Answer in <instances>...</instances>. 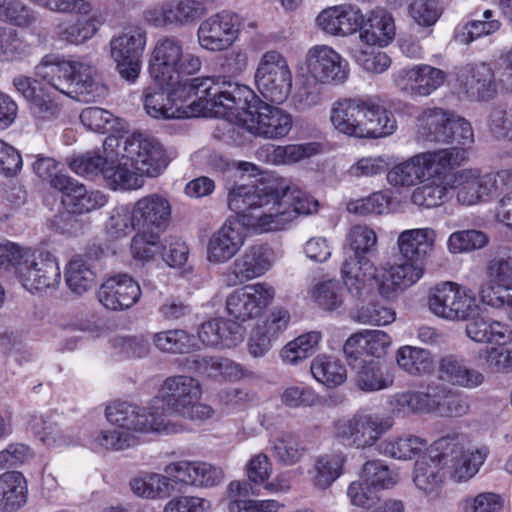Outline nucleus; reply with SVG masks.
Listing matches in <instances>:
<instances>
[{"label": "nucleus", "mask_w": 512, "mask_h": 512, "mask_svg": "<svg viewBox=\"0 0 512 512\" xmlns=\"http://www.w3.org/2000/svg\"><path fill=\"white\" fill-rule=\"evenodd\" d=\"M228 207L235 216H230L210 237L207 259L211 263L230 260L243 245V233L234 225L259 232L281 230L299 215L317 211L318 202L291 187L286 179L266 175L233 185L228 193Z\"/></svg>", "instance_id": "obj_1"}, {"label": "nucleus", "mask_w": 512, "mask_h": 512, "mask_svg": "<svg viewBox=\"0 0 512 512\" xmlns=\"http://www.w3.org/2000/svg\"><path fill=\"white\" fill-rule=\"evenodd\" d=\"M221 77H196L173 85L155 82L143 92L146 113L155 119H185L216 112Z\"/></svg>", "instance_id": "obj_2"}, {"label": "nucleus", "mask_w": 512, "mask_h": 512, "mask_svg": "<svg viewBox=\"0 0 512 512\" xmlns=\"http://www.w3.org/2000/svg\"><path fill=\"white\" fill-rule=\"evenodd\" d=\"M215 114H234L246 129L265 138L278 139L292 128V116L283 109L263 101L250 87L220 79Z\"/></svg>", "instance_id": "obj_3"}, {"label": "nucleus", "mask_w": 512, "mask_h": 512, "mask_svg": "<svg viewBox=\"0 0 512 512\" xmlns=\"http://www.w3.org/2000/svg\"><path fill=\"white\" fill-rule=\"evenodd\" d=\"M166 475L153 474L131 482L133 492L146 498H167L188 486L212 487L224 477L221 468L206 462L178 461L165 468Z\"/></svg>", "instance_id": "obj_4"}, {"label": "nucleus", "mask_w": 512, "mask_h": 512, "mask_svg": "<svg viewBox=\"0 0 512 512\" xmlns=\"http://www.w3.org/2000/svg\"><path fill=\"white\" fill-rule=\"evenodd\" d=\"M0 269H14L22 286L31 293L59 284L61 272L49 251H32L5 238L0 239Z\"/></svg>", "instance_id": "obj_5"}, {"label": "nucleus", "mask_w": 512, "mask_h": 512, "mask_svg": "<svg viewBox=\"0 0 512 512\" xmlns=\"http://www.w3.org/2000/svg\"><path fill=\"white\" fill-rule=\"evenodd\" d=\"M38 74L59 92L81 102H95L106 90L95 67L49 54L37 67Z\"/></svg>", "instance_id": "obj_6"}, {"label": "nucleus", "mask_w": 512, "mask_h": 512, "mask_svg": "<svg viewBox=\"0 0 512 512\" xmlns=\"http://www.w3.org/2000/svg\"><path fill=\"white\" fill-rule=\"evenodd\" d=\"M375 232L362 225L353 226L344 245L341 274L348 292L358 300L370 293L371 282L376 278V268L371 260L377 250Z\"/></svg>", "instance_id": "obj_7"}, {"label": "nucleus", "mask_w": 512, "mask_h": 512, "mask_svg": "<svg viewBox=\"0 0 512 512\" xmlns=\"http://www.w3.org/2000/svg\"><path fill=\"white\" fill-rule=\"evenodd\" d=\"M419 133L427 141L455 144L442 149L447 153L464 151L463 163L468 159V148L474 143V132L471 123L454 112L434 107L423 111L419 118Z\"/></svg>", "instance_id": "obj_8"}, {"label": "nucleus", "mask_w": 512, "mask_h": 512, "mask_svg": "<svg viewBox=\"0 0 512 512\" xmlns=\"http://www.w3.org/2000/svg\"><path fill=\"white\" fill-rule=\"evenodd\" d=\"M435 231L431 228L403 231L398 246L404 262L391 273L392 291L403 290L417 282L424 273V261L432 252Z\"/></svg>", "instance_id": "obj_9"}, {"label": "nucleus", "mask_w": 512, "mask_h": 512, "mask_svg": "<svg viewBox=\"0 0 512 512\" xmlns=\"http://www.w3.org/2000/svg\"><path fill=\"white\" fill-rule=\"evenodd\" d=\"M202 65L201 59L183 52V43L176 37L160 38L152 52L149 73L157 83L173 85L185 82L183 75L197 73Z\"/></svg>", "instance_id": "obj_10"}, {"label": "nucleus", "mask_w": 512, "mask_h": 512, "mask_svg": "<svg viewBox=\"0 0 512 512\" xmlns=\"http://www.w3.org/2000/svg\"><path fill=\"white\" fill-rule=\"evenodd\" d=\"M433 151L415 155L410 159L394 164L387 172V181L393 186H413L425 177H439L448 170L463 164L464 151L456 153Z\"/></svg>", "instance_id": "obj_11"}, {"label": "nucleus", "mask_w": 512, "mask_h": 512, "mask_svg": "<svg viewBox=\"0 0 512 512\" xmlns=\"http://www.w3.org/2000/svg\"><path fill=\"white\" fill-rule=\"evenodd\" d=\"M391 417L359 411L352 418L335 424V439L346 447L367 448L380 443L381 437L392 428Z\"/></svg>", "instance_id": "obj_12"}, {"label": "nucleus", "mask_w": 512, "mask_h": 512, "mask_svg": "<svg viewBox=\"0 0 512 512\" xmlns=\"http://www.w3.org/2000/svg\"><path fill=\"white\" fill-rule=\"evenodd\" d=\"M122 160H128L141 176L157 177L167 168L171 158L158 139L134 133L124 140Z\"/></svg>", "instance_id": "obj_13"}, {"label": "nucleus", "mask_w": 512, "mask_h": 512, "mask_svg": "<svg viewBox=\"0 0 512 512\" xmlns=\"http://www.w3.org/2000/svg\"><path fill=\"white\" fill-rule=\"evenodd\" d=\"M261 95L271 103L281 104L291 92L292 74L286 59L275 50L267 51L255 72Z\"/></svg>", "instance_id": "obj_14"}, {"label": "nucleus", "mask_w": 512, "mask_h": 512, "mask_svg": "<svg viewBox=\"0 0 512 512\" xmlns=\"http://www.w3.org/2000/svg\"><path fill=\"white\" fill-rule=\"evenodd\" d=\"M447 439L433 442L414 465L413 482L425 493L436 491L444 480V469L451 471V461L457 457V450L448 446Z\"/></svg>", "instance_id": "obj_15"}, {"label": "nucleus", "mask_w": 512, "mask_h": 512, "mask_svg": "<svg viewBox=\"0 0 512 512\" xmlns=\"http://www.w3.org/2000/svg\"><path fill=\"white\" fill-rule=\"evenodd\" d=\"M105 416L111 424L127 431L160 432L166 430L168 424L159 415V406L151 405L146 409L126 401H116L108 405Z\"/></svg>", "instance_id": "obj_16"}, {"label": "nucleus", "mask_w": 512, "mask_h": 512, "mask_svg": "<svg viewBox=\"0 0 512 512\" xmlns=\"http://www.w3.org/2000/svg\"><path fill=\"white\" fill-rule=\"evenodd\" d=\"M242 17L231 11L216 13L199 25L197 30L200 46L208 51H223L238 38Z\"/></svg>", "instance_id": "obj_17"}, {"label": "nucleus", "mask_w": 512, "mask_h": 512, "mask_svg": "<svg viewBox=\"0 0 512 512\" xmlns=\"http://www.w3.org/2000/svg\"><path fill=\"white\" fill-rule=\"evenodd\" d=\"M145 44L146 33L141 29L130 30L110 41L111 57L116 62V70L130 83L139 77Z\"/></svg>", "instance_id": "obj_18"}, {"label": "nucleus", "mask_w": 512, "mask_h": 512, "mask_svg": "<svg viewBox=\"0 0 512 512\" xmlns=\"http://www.w3.org/2000/svg\"><path fill=\"white\" fill-rule=\"evenodd\" d=\"M201 393L197 379L185 375L172 376L162 386L161 399L156 398L152 405L159 406V415L166 420L168 415H180L190 404L200 399Z\"/></svg>", "instance_id": "obj_19"}, {"label": "nucleus", "mask_w": 512, "mask_h": 512, "mask_svg": "<svg viewBox=\"0 0 512 512\" xmlns=\"http://www.w3.org/2000/svg\"><path fill=\"white\" fill-rule=\"evenodd\" d=\"M274 294V289L265 283L236 289L226 299L227 313L237 322L256 318L271 303Z\"/></svg>", "instance_id": "obj_20"}, {"label": "nucleus", "mask_w": 512, "mask_h": 512, "mask_svg": "<svg viewBox=\"0 0 512 512\" xmlns=\"http://www.w3.org/2000/svg\"><path fill=\"white\" fill-rule=\"evenodd\" d=\"M489 282L480 289L481 301L495 308L505 306V301H512V251L507 258H494L487 266Z\"/></svg>", "instance_id": "obj_21"}, {"label": "nucleus", "mask_w": 512, "mask_h": 512, "mask_svg": "<svg viewBox=\"0 0 512 512\" xmlns=\"http://www.w3.org/2000/svg\"><path fill=\"white\" fill-rule=\"evenodd\" d=\"M52 188L61 192V203L64 208L84 215L102 208L108 202L104 193L99 190H88L84 184L70 176L55 177Z\"/></svg>", "instance_id": "obj_22"}, {"label": "nucleus", "mask_w": 512, "mask_h": 512, "mask_svg": "<svg viewBox=\"0 0 512 512\" xmlns=\"http://www.w3.org/2000/svg\"><path fill=\"white\" fill-rule=\"evenodd\" d=\"M309 75L321 83H344L349 76L348 62L328 46L311 48L306 58Z\"/></svg>", "instance_id": "obj_23"}, {"label": "nucleus", "mask_w": 512, "mask_h": 512, "mask_svg": "<svg viewBox=\"0 0 512 512\" xmlns=\"http://www.w3.org/2000/svg\"><path fill=\"white\" fill-rule=\"evenodd\" d=\"M141 294V288L136 280L126 273H119L101 284L97 297L106 309L123 311L134 306Z\"/></svg>", "instance_id": "obj_24"}, {"label": "nucleus", "mask_w": 512, "mask_h": 512, "mask_svg": "<svg viewBox=\"0 0 512 512\" xmlns=\"http://www.w3.org/2000/svg\"><path fill=\"white\" fill-rule=\"evenodd\" d=\"M133 207L136 231L156 235L163 233L168 227L171 219V205L165 197L150 194L139 199Z\"/></svg>", "instance_id": "obj_25"}, {"label": "nucleus", "mask_w": 512, "mask_h": 512, "mask_svg": "<svg viewBox=\"0 0 512 512\" xmlns=\"http://www.w3.org/2000/svg\"><path fill=\"white\" fill-rule=\"evenodd\" d=\"M447 73L428 64L404 67L394 75L396 85L413 95L428 96L446 81Z\"/></svg>", "instance_id": "obj_26"}, {"label": "nucleus", "mask_w": 512, "mask_h": 512, "mask_svg": "<svg viewBox=\"0 0 512 512\" xmlns=\"http://www.w3.org/2000/svg\"><path fill=\"white\" fill-rule=\"evenodd\" d=\"M365 107L369 111V104L363 102L361 97L339 99L331 109V123L337 131L349 137L362 134L364 130L368 134L370 130L366 128L372 125L371 121H365L362 124L357 121V117L362 116L360 109ZM372 108L373 106L370 105V109Z\"/></svg>", "instance_id": "obj_27"}, {"label": "nucleus", "mask_w": 512, "mask_h": 512, "mask_svg": "<svg viewBox=\"0 0 512 512\" xmlns=\"http://www.w3.org/2000/svg\"><path fill=\"white\" fill-rule=\"evenodd\" d=\"M363 102L373 106L372 109L361 108L362 116L357 117L359 123L371 121L372 125L367 126L368 134L364 130L362 134L353 135L357 139H378L393 134L397 128V122L393 113L381 105L375 98L370 96L361 97Z\"/></svg>", "instance_id": "obj_28"}, {"label": "nucleus", "mask_w": 512, "mask_h": 512, "mask_svg": "<svg viewBox=\"0 0 512 512\" xmlns=\"http://www.w3.org/2000/svg\"><path fill=\"white\" fill-rule=\"evenodd\" d=\"M273 250L268 244L253 245L233 263V273L240 282L263 275L270 269Z\"/></svg>", "instance_id": "obj_29"}, {"label": "nucleus", "mask_w": 512, "mask_h": 512, "mask_svg": "<svg viewBox=\"0 0 512 512\" xmlns=\"http://www.w3.org/2000/svg\"><path fill=\"white\" fill-rule=\"evenodd\" d=\"M466 322V335L474 342L494 343L496 345H507L512 342L511 328L482 315L481 311Z\"/></svg>", "instance_id": "obj_30"}, {"label": "nucleus", "mask_w": 512, "mask_h": 512, "mask_svg": "<svg viewBox=\"0 0 512 512\" xmlns=\"http://www.w3.org/2000/svg\"><path fill=\"white\" fill-rule=\"evenodd\" d=\"M272 471V465L265 454H259L253 457L247 466V481H232L229 484V493L231 497H247L250 493L256 494V487L264 484V488L269 491L276 490V485L272 482H266Z\"/></svg>", "instance_id": "obj_31"}, {"label": "nucleus", "mask_w": 512, "mask_h": 512, "mask_svg": "<svg viewBox=\"0 0 512 512\" xmlns=\"http://www.w3.org/2000/svg\"><path fill=\"white\" fill-rule=\"evenodd\" d=\"M395 30L392 15L384 9H377L364 17L360 29V38L368 46L385 47L394 39Z\"/></svg>", "instance_id": "obj_32"}, {"label": "nucleus", "mask_w": 512, "mask_h": 512, "mask_svg": "<svg viewBox=\"0 0 512 512\" xmlns=\"http://www.w3.org/2000/svg\"><path fill=\"white\" fill-rule=\"evenodd\" d=\"M501 22L493 10L487 9L482 13L474 12L469 15L468 20L460 23L454 30V39L461 44H469L481 37L497 32Z\"/></svg>", "instance_id": "obj_33"}, {"label": "nucleus", "mask_w": 512, "mask_h": 512, "mask_svg": "<svg viewBox=\"0 0 512 512\" xmlns=\"http://www.w3.org/2000/svg\"><path fill=\"white\" fill-rule=\"evenodd\" d=\"M28 485L18 471H7L0 475V511L17 512L27 502Z\"/></svg>", "instance_id": "obj_34"}, {"label": "nucleus", "mask_w": 512, "mask_h": 512, "mask_svg": "<svg viewBox=\"0 0 512 512\" xmlns=\"http://www.w3.org/2000/svg\"><path fill=\"white\" fill-rule=\"evenodd\" d=\"M439 375L442 380L462 387L474 388L484 382V375L469 369L463 358L449 354L439 361Z\"/></svg>", "instance_id": "obj_35"}, {"label": "nucleus", "mask_w": 512, "mask_h": 512, "mask_svg": "<svg viewBox=\"0 0 512 512\" xmlns=\"http://www.w3.org/2000/svg\"><path fill=\"white\" fill-rule=\"evenodd\" d=\"M398 367L413 377L431 375L435 370V363L429 350L404 345L398 348L395 355Z\"/></svg>", "instance_id": "obj_36"}, {"label": "nucleus", "mask_w": 512, "mask_h": 512, "mask_svg": "<svg viewBox=\"0 0 512 512\" xmlns=\"http://www.w3.org/2000/svg\"><path fill=\"white\" fill-rule=\"evenodd\" d=\"M384 361L379 359H363L358 364L355 376L356 386L363 392L384 390L393 385V376L384 371Z\"/></svg>", "instance_id": "obj_37"}, {"label": "nucleus", "mask_w": 512, "mask_h": 512, "mask_svg": "<svg viewBox=\"0 0 512 512\" xmlns=\"http://www.w3.org/2000/svg\"><path fill=\"white\" fill-rule=\"evenodd\" d=\"M447 439L448 446L457 450V457L451 461V472L458 478L459 481L467 480L473 477L479 470L480 466L485 462L489 449L486 446L476 449L470 453L464 451L462 444L456 441L455 438L443 437Z\"/></svg>", "instance_id": "obj_38"}, {"label": "nucleus", "mask_w": 512, "mask_h": 512, "mask_svg": "<svg viewBox=\"0 0 512 512\" xmlns=\"http://www.w3.org/2000/svg\"><path fill=\"white\" fill-rule=\"evenodd\" d=\"M428 448L425 439L414 435L383 440L377 445V451L380 454L399 460L420 458Z\"/></svg>", "instance_id": "obj_39"}, {"label": "nucleus", "mask_w": 512, "mask_h": 512, "mask_svg": "<svg viewBox=\"0 0 512 512\" xmlns=\"http://www.w3.org/2000/svg\"><path fill=\"white\" fill-rule=\"evenodd\" d=\"M64 276L67 287L77 296H82L90 290L96 281L94 267L81 255H77L69 261Z\"/></svg>", "instance_id": "obj_40"}, {"label": "nucleus", "mask_w": 512, "mask_h": 512, "mask_svg": "<svg viewBox=\"0 0 512 512\" xmlns=\"http://www.w3.org/2000/svg\"><path fill=\"white\" fill-rule=\"evenodd\" d=\"M452 171L448 170L439 177H425L424 180H429L430 182L417 187L413 191L411 202L425 208L440 206L446 197V185L450 184L449 178L452 177Z\"/></svg>", "instance_id": "obj_41"}, {"label": "nucleus", "mask_w": 512, "mask_h": 512, "mask_svg": "<svg viewBox=\"0 0 512 512\" xmlns=\"http://www.w3.org/2000/svg\"><path fill=\"white\" fill-rule=\"evenodd\" d=\"M464 86L468 93L482 101L492 99L497 93L494 72L486 63L475 64L469 69Z\"/></svg>", "instance_id": "obj_42"}, {"label": "nucleus", "mask_w": 512, "mask_h": 512, "mask_svg": "<svg viewBox=\"0 0 512 512\" xmlns=\"http://www.w3.org/2000/svg\"><path fill=\"white\" fill-rule=\"evenodd\" d=\"M313 377L328 388H335L347 379V371L341 361L333 356L318 355L310 365Z\"/></svg>", "instance_id": "obj_43"}, {"label": "nucleus", "mask_w": 512, "mask_h": 512, "mask_svg": "<svg viewBox=\"0 0 512 512\" xmlns=\"http://www.w3.org/2000/svg\"><path fill=\"white\" fill-rule=\"evenodd\" d=\"M345 462L346 456L341 452L319 456L314 464V486L321 490L329 488L343 474Z\"/></svg>", "instance_id": "obj_44"}, {"label": "nucleus", "mask_w": 512, "mask_h": 512, "mask_svg": "<svg viewBox=\"0 0 512 512\" xmlns=\"http://www.w3.org/2000/svg\"><path fill=\"white\" fill-rule=\"evenodd\" d=\"M128 166H130L128 160L121 159L117 162L111 159L109 161L103 171V178L109 188L112 190H133L143 185V180L135 172H132Z\"/></svg>", "instance_id": "obj_45"}, {"label": "nucleus", "mask_w": 512, "mask_h": 512, "mask_svg": "<svg viewBox=\"0 0 512 512\" xmlns=\"http://www.w3.org/2000/svg\"><path fill=\"white\" fill-rule=\"evenodd\" d=\"M460 285L454 282H441L430 288L428 293L429 310L440 318L447 319L449 309L454 308Z\"/></svg>", "instance_id": "obj_46"}, {"label": "nucleus", "mask_w": 512, "mask_h": 512, "mask_svg": "<svg viewBox=\"0 0 512 512\" xmlns=\"http://www.w3.org/2000/svg\"><path fill=\"white\" fill-rule=\"evenodd\" d=\"M321 340V333L311 331L302 334L287 343L281 350L282 360L288 364H297L300 360L312 356Z\"/></svg>", "instance_id": "obj_47"}, {"label": "nucleus", "mask_w": 512, "mask_h": 512, "mask_svg": "<svg viewBox=\"0 0 512 512\" xmlns=\"http://www.w3.org/2000/svg\"><path fill=\"white\" fill-rule=\"evenodd\" d=\"M29 427L34 436L46 446H64L70 443L69 437L49 417L33 416Z\"/></svg>", "instance_id": "obj_48"}, {"label": "nucleus", "mask_w": 512, "mask_h": 512, "mask_svg": "<svg viewBox=\"0 0 512 512\" xmlns=\"http://www.w3.org/2000/svg\"><path fill=\"white\" fill-rule=\"evenodd\" d=\"M206 8L202 2L196 0H182L176 5L163 8L162 22L164 25H183L202 16Z\"/></svg>", "instance_id": "obj_49"}, {"label": "nucleus", "mask_w": 512, "mask_h": 512, "mask_svg": "<svg viewBox=\"0 0 512 512\" xmlns=\"http://www.w3.org/2000/svg\"><path fill=\"white\" fill-rule=\"evenodd\" d=\"M29 54L30 46L19 37L17 30L0 26V61H20Z\"/></svg>", "instance_id": "obj_50"}, {"label": "nucleus", "mask_w": 512, "mask_h": 512, "mask_svg": "<svg viewBox=\"0 0 512 512\" xmlns=\"http://www.w3.org/2000/svg\"><path fill=\"white\" fill-rule=\"evenodd\" d=\"M391 405L393 406V411L403 415L431 410V407L435 406V401L432 400V386L429 385L426 392L408 391L397 394Z\"/></svg>", "instance_id": "obj_51"}, {"label": "nucleus", "mask_w": 512, "mask_h": 512, "mask_svg": "<svg viewBox=\"0 0 512 512\" xmlns=\"http://www.w3.org/2000/svg\"><path fill=\"white\" fill-rule=\"evenodd\" d=\"M195 369L198 373L211 378L237 376L240 366L228 358L220 356H202L195 361Z\"/></svg>", "instance_id": "obj_52"}, {"label": "nucleus", "mask_w": 512, "mask_h": 512, "mask_svg": "<svg viewBox=\"0 0 512 512\" xmlns=\"http://www.w3.org/2000/svg\"><path fill=\"white\" fill-rule=\"evenodd\" d=\"M134 215L133 205L122 204L116 206L105 223L106 233L112 238H120L136 231Z\"/></svg>", "instance_id": "obj_53"}, {"label": "nucleus", "mask_w": 512, "mask_h": 512, "mask_svg": "<svg viewBox=\"0 0 512 512\" xmlns=\"http://www.w3.org/2000/svg\"><path fill=\"white\" fill-rule=\"evenodd\" d=\"M305 450L299 439L292 434H283L276 438L271 447L272 456L286 466L299 462Z\"/></svg>", "instance_id": "obj_54"}, {"label": "nucleus", "mask_w": 512, "mask_h": 512, "mask_svg": "<svg viewBox=\"0 0 512 512\" xmlns=\"http://www.w3.org/2000/svg\"><path fill=\"white\" fill-rule=\"evenodd\" d=\"M320 144L306 142L275 147L270 155L275 164H293L318 154Z\"/></svg>", "instance_id": "obj_55"}, {"label": "nucleus", "mask_w": 512, "mask_h": 512, "mask_svg": "<svg viewBox=\"0 0 512 512\" xmlns=\"http://www.w3.org/2000/svg\"><path fill=\"white\" fill-rule=\"evenodd\" d=\"M312 296L317 305L326 311H338L343 306V287L337 280H327L316 284Z\"/></svg>", "instance_id": "obj_56"}, {"label": "nucleus", "mask_w": 512, "mask_h": 512, "mask_svg": "<svg viewBox=\"0 0 512 512\" xmlns=\"http://www.w3.org/2000/svg\"><path fill=\"white\" fill-rule=\"evenodd\" d=\"M28 108L33 118L38 121L54 120L59 117L62 109L55 95L46 85L28 103Z\"/></svg>", "instance_id": "obj_57"}, {"label": "nucleus", "mask_w": 512, "mask_h": 512, "mask_svg": "<svg viewBox=\"0 0 512 512\" xmlns=\"http://www.w3.org/2000/svg\"><path fill=\"white\" fill-rule=\"evenodd\" d=\"M432 400L435 406L431 410L437 411L442 416L458 417L466 414L469 406L465 400L452 394L444 387L432 386Z\"/></svg>", "instance_id": "obj_58"}, {"label": "nucleus", "mask_w": 512, "mask_h": 512, "mask_svg": "<svg viewBox=\"0 0 512 512\" xmlns=\"http://www.w3.org/2000/svg\"><path fill=\"white\" fill-rule=\"evenodd\" d=\"M193 336L183 329H172L155 333L154 345L163 352L187 353L192 346Z\"/></svg>", "instance_id": "obj_59"}, {"label": "nucleus", "mask_w": 512, "mask_h": 512, "mask_svg": "<svg viewBox=\"0 0 512 512\" xmlns=\"http://www.w3.org/2000/svg\"><path fill=\"white\" fill-rule=\"evenodd\" d=\"M408 11L419 27L431 28L443 14V7L439 0H414L410 3Z\"/></svg>", "instance_id": "obj_60"}, {"label": "nucleus", "mask_w": 512, "mask_h": 512, "mask_svg": "<svg viewBox=\"0 0 512 512\" xmlns=\"http://www.w3.org/2000/svg\"><path fill=\"white\" fill-rule=\"evenodd\" d=\"M489 238L483 231L476 229L460 230L452 233L448 239V249L452 253L474 251L485 247Z\"/></svg>", "instance_id": "obj_61"}, {"label": "nucleus", "mask_w": 512, "mask_h": 512, "mask_svg": "<svg viewBox=\"0 0 512 512\" xmlns=\"http://www.w3.org/2000/svg\"><path fill=\"white\" fill-rule=\"evenodd\" d=\"M353 319L360 323L372 325H387L395 320L396 314L392 308H389L379 301H370L362 305L353 312Z\"/></svg>", "instance_id": "obj_62"}, {"label": "nucleus", "mask_w": 512, "mask_h": 512, "mask_svg": "<svg viewBox=\"0 0 512 512\" xmlns=\"http://www.w3.org/2000/svg\"><path fill=\"white\" fill-rule=\"evenodd\" d=\"M361 479L366 481L376 491L389 489L396 483L393 472L381 460L367 461L363 465Z\"/></svg>", "instance_id": "obj_63"}, {"label": "nucleus", "mask_w": 512, "mask_h": 512, "mask_svg": "<svg viewBox=\"0 0 512 512\" xmlns=\"http://www.w3.org/2000/svg\"><path fill=\"white\" fill-rule=\"evenodd\" d=\"M478 360L492 372L512 371V350L506 345L481 349L478 352Z\"/></svg>", "instance_id": "obj_64"}]
</instances>
